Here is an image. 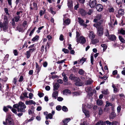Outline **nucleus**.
<instances>
[{"mask_svg":"<svg viewBox=\"0 0 125 125\" xmlns=\"http://www.w3.org/2000/svg\"><path fill=\"white\" fill-rule=\"evenodd\" d=\"M80 35V33L78 32V31H76V42H79V41L78 40V38H79L80 37L79 36Z\"/></svg>","mask_w":125,"mask_h":125,"instance_id":"bb28decb","label":"nucleus"},{"mask_svg":"<svg viewBox=\"0 0 125 125\" xmlns=\"http://www.w3.org/2000/svg\"><path fill=\"white\" fill-rule=\"evenodd\" d=\"M47 38L48 39L49 41L50 40L52 39V37L51 36L49 35L47 36Z\"/></svg>","mask_w":125,"mask_h":125,"instance_id":"774afa93","label":"nucleus"},{"mask_svg":"<svg viewBox=\"0 0 125 125\" xmlns=\"http://www.w3.org/2000/svg\"><path fill=\"white\" fill-rule=\"evenodd\" d=\"M3 110L4 112H6L8 111V109L7 106H4L3 108Z\"/></svg>","mask_w":125,"mask_h":125,"instance_id":"e2e57ef3","label":"nucleus"},{"mask_svg":"<svg viewBox=\"0 0 125 125\" xmlns=\"http://www.w3.org/2000/svg\"><path fill=\"white\" fill-rule=\"evenodd\" d=\"M77 78H78V77H75L74 75L72 74L70 75L69 79L71 80H76Z\"/></svg>","mask_w":125,"mask_h":125,"instance_id":"f3484780","label":"nucleus"},{"mask_svg":"<svg viewBox=\"0 0 125 125\" xmlns=\"http://www.w3.org/2000/svg\"><path fill=\"white\" fill-rule=\"evenodd\" d=\"M103 111L101 108H100L99 109L98 114L99 115H102L103 113Z\"/></svg>","mask_w":125,"mask_h":125,"instance_id":"a18cd8bd","label":"nucleus"},{"mask_svg":"<svg viewBox=\"0 0 125 125\" xmlns=\"http://www.w3.org/2000/svg\"><path fill=\"white\" fill-rule=\"evenodd\" d=\"M62 51L65 53H68L69 52V51L68 50L65 48L62 49Z\"/></svg>","mask_w":125,"mask_h":125,"instance_id":"a19ab883","label":"nucleus"},{"mask_svg":"<svg viewBox=\"0 0 125 125\" xmlns=\"http://www.w3.org/2000/svg\"><path fill=\"white\" fill-rule=\"evenodd\" d=\"M36 45H35L34 44L32 45V51H33L35 50L36 48L35 46H36Z\"/></svg>","mask_w":125,"mask_h":125,"instance_id":"bf43d9fd","label":"nucleus"},{"mask_svg":"<svg viewBox=\"0 0 125 125\" xmlns=\"http://www.w3.org/2000/svg\"><path fill=\"white\" fill-rule=\"evenodd\" d=\"M39 36L38 35H36L32 39V41H37L39 40Z\"/></svg>","mask_w":125,"mask_h":125,"instance_id":"c756f323","label":"nucleus"},{"mask_svg":"<svg viewBox=\"0 0 125 125\" xmlns=\"http://www.w3.org/2000/svg\"><path fill=\"white\" fill-rule=\"evenodd\" d=\"M97 105L99 106L102 105L103 104V101L102 100L98 99L96 101Z\"/></svg>","mask_w":125,"mask_h":125,"instance_id":"6ab92c4d","label":"nucleus"},{"mask_svg":"<svg viewBox=\"0 0 125 125\" xmlns=\"http://www.w3.org/2000/svg\"><path fill=\"white\" fill-rule=\"evenodd\" d=\"M28 25V23H27V22L24 21L23 22L22 26V27H23L25 29L26 28Z\"/></svg>","mask_w":125,"mask_h":125,"instance_id":"4be33fe9","label":"nucleus"},{"mask_svg":"<svg viewBox=\"0 0 125 125\" xmlns=\"http://www.w3.org/2000/svg\"><path fill=\"white\" fill-rule=\"evenodd\" d=\"M17 81V79L16 78H14L13 80V82L14 83L16 84V82Z\"/></svg>","mask_w":125,"mask_h":125,"instance_id":"338daca9","label":"nucleus"},{"mask_svg":"<svg viewBox=\"0 0 125 125\" xmlns=\"http://www.w3.org/2000/svg\"><path fill=\"white\" fill-rule=\"evenodd\" d=\"M79 12L83 16H84L87 14V12L83 9H80Z\"/></svg>","mask_w":125,"mask_h":125,"instance_id":"aec40b11","label":"nucleus"},{"mask_svg":"<svg viewBox=\"0 0 125 125\" xmlns=\"http://www.w3.org/2000/svg\"><path fill=\"white\" fill-rule=\"evenodd\" d=\"M123 0H116V1L117 3L118 4H121Z\"/></svg>","mask_w":125,"mask_h":125,"instance_id":"ea45409f","label":"nucleus"},{"mask_svg":"<svg viewBox=\"0 0 125 125\" xmlns=\"http://www.w3.org/2000/svg\"><path fill=\"white\" fill-rule=\"evenodd\" d=\"M13 52L14 53V55L16 56L18 54V52L17 50H14L13 51Z\"/></svg>","mask_w":125,"mask_h":125,"instance_id":"0e129e2a","label":"nucleus"},{"mask_svg":"<svg viewBox=\"0 0 125 125\" xmlns=\"http://www.w3.org/2000/svg\"><path fill=\"white\" fill-rule=\"evenodd\" d=\"M91 63L92 64H93L94 57L93 55H91Z\"/></svg>","mask_w":125,"mask_h":125,"instance_id":"c03bdc74","label":"nucleus"},{"mask_svg":"<svg viewBox=\"0 0 125 125\" xmlns=\"http://www.w3.org/2000/svg\"><path fill=\"white\" fill-rule=\"evenodd\" d=\"M57 100L59 101H61L63 100V99L61 97H58L57 98Z\"/></svg>","mask_w":125,"mask_h":125,"instance_id":"69168bd1","label":"nucleus"},{"mask_svg":"<svg viewBox=\"0 0 125 125\" xmlns=\"http://www.w3.org/2000/svg\"><path fill=\"white\" fill-rule=\"evenodd\" d=\"M116 37L114 35H111L109 36V38L111 41L115 40L116 39Z\"/></svg>","mask_w":125,"mask_h":125,"instance_id":"2eb2a0df","label":"nucleus"},{"mask_svg":"<svg viewBox=\"0 0 125 125\" xmlns=\"http://www.w3.org/2000/svg\"><path fill=\"white\" fill-rule=\"evenodd\" d=\"M119 38L121 42L123 43L125 42V40L124 39L122 36H119Z\"/></svg>","mask_w":125,"mask_h":125,"instance_id":"f704fd0d","label":"nucleus"},{"mask_svg":"<svg viewBox=\"0 0 125 125\" xmlns=\"http://www.w3.org/2000/svg\"><path fill=\"white\" fill-rule=\"evenodd\" d=\"M62 75L63 77V80L65 82H67L68 80V78L66 76V74L64 73H63L62 74Z\"/></svg>","mask_w":125,"mask_h":125,"instance_id":"dca6fc26","label":"nucleus"},{"mask_svg":"<svg viewBox=\"0 0 125 125\" xmlns=\"http://www.w3.org/2000/svg\"><path fill=\"white\" fill-rule=\"evenodd\" d=\"M25 29L23 27H22V26H19L17 28V30L19 32H23L24 30Z\"/></svg>","mask_w":125,"mask_h":125,"instance_id":"a211bd4d","label":"nucleus"},{"mask_svg":"<svg viewBox=\"0 0 125 125\" xmlns=\"http://www.w3.org/2000/svg\"><path fill=\"white\" fill-rule=\"evenodd\" d=\"M86 59L85 58H83L81 59L80 60V62H81V61H83V62H82V64H83L84 62L86 61Z\"/></svg>","mask_w":125,"mask_h":125,"instance_id":"052dcab7","label":"nucleus"},{"mask_svg":"<svg viewBox=\"0 0 125 125\" xmlns=\"http://www.w3.org/2000/svg\"><path fill=\"white\" fill-rule=\"evenodd\" d=\"M59 86V84L57 83H56L53 86V90L56 91L57 90Z\"/></svg>","mask_w":125,"mask_h":125,"instance_id":"412c9836","label":"nucleus"},{"mask_svg":"<svg viewBox=\"0 0 125 125\" xmlns=\"http://www.w3.org/2000/svg\"><path fill=\"white\" fill-rule=\"evenodd\" d=\"M68 6L69 7H71L73 6L72 2L71 1H68Z\"/></svg>","mask_w":125,"mask_h":125,"instance_id":"4c0bfd02","label":"nucleus"},{"mask_svg":"<svg viewBox=\"0 0 125 125\" xmlns=\"http://www.w3.org/2000/svg\"><path fill=\"white\" fill-rule=\"evenodd\" d=\"M118 14L120 15H122L124 14V12L123 10L122 9H120L118 12Z\"/></svg>","mask_w":125,"mask_h":125,"instance_id":"2f4dec72","label":"nucleus"},{"mask_svg":"<svg viewBox=\"0 0 125 125\" xmlns=\"http://www.w3.org/2000/svg\"><path fill=\"white\" fill-rule=\"evenodd\" d=\"M84 72V71L82 69H80L78 71V73L81 75L83 74Z\"/></svg>","mask_w":125,"mask_h":125,"instance_id":"58836bf2","label":"nucleus"},{"mask_svg":"<svg viewBox=\"0 0 125 125\" xmlns=\"http://www.w3.org/2000/svg\"><path fill=\"white\" fill-rule=\"evenodd\" d=\"M13 107L17 108L18 112H25V109L26 106L23 103L20 102L18 104H16L13 105Z\"/></svg>","mask_w":125,"mask_h":125,"instance_id":"f257e3e1","label":"nucleus"},{"mask_svg":"<svg viewBox=\"0 0 125 125\" xmlns=\"http://www.w3.org/2000/svg\"><path fill=\"white\" fill-rule=\"evenodd\" d=\"M102 17V15L101 14H98L95 17V19L94 20V21L95 22L98 23V22L101 21V23L102 22V21L101 20L100 21H98L100 20L101 19Z\"/></svg>","mask_w":125,"mask_h":125,"instance_id":"423d86ee","label":"nucleus"},{"mask_svg":"<svg viewBox=\"0 0 125 125\" xmlns=\"http://www.w3.org/2000/svg\"><path fill=\"white\" fill-rule=\"evenodd\" d=\"M79 40V42H77V44H78L79 43H80L82 44H83L84 43L86 42V40L84 38L83 36H82L78 38Z\"/></svg>","mask_w":125,"mask_h":125,"instance_id":"0eeeda50","label":"nucleus"},{"mask_svg":"<svg viewBox=\"0 0 125 125\" xmlns=\"http://www.w3.org/2000/svg\"><path fill=\"white\" fill-rule=\"evenodd\" d=\"M4 21L3 23L0 21V27L2 28L4 31H6L8 29V20L6 17L5 16L4 18Z\"/></svg>","mask_w":125,"mask_h":125,"instance_id":"7ed1b4c3","label":"nucleus"},{"mask_svg":"<svg viewBox=\"0 0 125 125\" xmlns=\"http://www.w3.org/2000/svg\"><path fill=\"white\" fill-rule=\"evenodd\" d=\"M86 84H91L93 82V81L91 79H89L87 80Z\"/></svg>","mask_w":125,"mask_h":125,"instance_id":"c9c22d12","label":"nucleus"},{"mask_svg":"<svg viewBox=\"0 0 125 125\" xmlns=\"http://www.w3.org/2000/svg\"><path fill=\"white\" fill-rule=\"evenodd\" d=\"M96 0H90L89 1V5L91 8H94L96 4Z\"/></svg>","mask_w":125,"mask_h":125,"instance_id":"6e6552de","label":"nucleus"},{"mask_svg":"<svg viewBox=\"0 0 125 125\" xmlns=\"http://www.w3.org/2000/svg\"><path fill=\"white\" fill-rule=\"evenodd\" d=\"M31 49H30L29 51L27 52L26 55L28 58L30 56V52H31Z\"/></svg>","mask_w":125,"mask_h":125,"instance_id":"e433bc0d","label":"nucleus"},{"mask_svg":"<svg viewBox=\"0 0 125 125\" xmlns=\"http://www.w3.org/2000/svg\"><path fill=\"white\" fill-rule=\"evenodd\" d=\"M21 17V15H16L14 17L15 21L17 22L18 21Z\"/></svg>","mask_w":125,"mask_h":125,"instance_id":"cd10ccee","label":"nucleus"},{"mask_svg":"<svg viewBox=\"0 0 125 125\" xmlns=\"http://www.w3.org/2000/svg\"><path fill=\"white\" fill-rule=\"evenodd\" d=\"M80 125H89L86 122L84 121Z\"/></svg>","mask_w":125,"mask_h":125,"instance_id":"6e6d98bb","label":"nucleus"},{"mask_svg":"<svg viewBox=\"0 0 125 125\" xmlns=\"http://www.w3.org/2000/svg\"><path fill=\"white\" fill-rule=\"evenodd\" d=\"M63 37V36L62 34H61L60 36L59 40L61 41H63L64 40Z\"/></svg>","mask_w":125,"mask_h":125,"instance_id":"4d7b16f0","label":"nucleus"},{"mask_svg":"<svg viewBox=\"0 0 125 125\" xmlns=\"http://www.w3.org/2000/svg\"><path fill=\"white\" fill-rule=\"evenodd\" d=\"M105 122V124L106 123L107 124L109 125H111L112 124V123L111 122H110L109 121L107 120Z\"/></svg>","mask_w":125,"mask_h":125,"instance_id":"5fc2aeb1","label":"nucleus"},{"mask_svg":"<svg viewBox=\"0 0 125 125\" xmlns=\"http://www.w3.org/2000/svg\"><path fill=\"white\" fill-rule=\"evenodd\" d=\"M66 59H64L63 60H61L60 61H58L57 62V64H60V63H62L63 62H64L65 61Z\"/></svg>","mask_w":125,"mask_h":125,"instance_id":"603ef678","label":"nucleus"},{"mask_svg":"<svg viewBox=\"0 0 125 125\" xmlns=\"http://www.w3.org/2000/svg\"><path fill=\"white\" fill-rule=\"evenodd\" d=\"M88 36L91 39H93L95 37V35L94 32L92 31H90L89 34Z\"/></svg>","mask_w":125,"mask_h":125,"instance_id":"ddd939ff","label":"nucleus"},{"mask_svg":"<svg viewBox=\"0 0 125 125\" xmlns=\"http://www.w3.org/2000/svg\"><path fill=\"white\" fill-rule=\"evenodd\" d=\"M70 20L69 19H68L64 21V24H65L66 25L69 24L70 23Z\"/></svg>","mask_w":125,"mask_h":125,"instance_id":"7c9ffc66","label":"nucleus"},{"mask_svg":"<svg viewBox=\"0 0 125 125\" xmlns=\"http://www.w3.org/2000/svg\"><path fill=\"white\" fill-rule=\"evenodd\" d=\"M78 22L80 25L82 26H83L85 27H86L87 25L84 23V21L80 18H78Z\"/></svg>","mask_w":125,"mask_h":125,"instance_id":"1a4fd4ad","label":"nucleus"},{"mask_svg":"<svg viewBox=\"0 0 125 125\" xmlns=\"http://www.w3.org/2000/svg\"><path fill=\"white\" fill-rule=\"evenodd\" d=\"M121 106H118V107H117V112L118 113H119L120 112V111L121 110Z\"/></svg>","mask_w":125,"mask_h":125,"instance_id":"680f3d73","label":"nucleus"},{"mask_svg":"<svg viewBox=\"0 0 125 125\" xmlns=\"http://www.w3.org/2000/svg\"><path fill=\"white\" fill-rule=\"evenodd\" d=\"M52 115L51 113H49L48 115H46V119H51L52 118Z\"/></svg>","mask_w":125,"mask_h":125,"instance_id":"393cba45","label":"nucleus"},{"mask_svg":"<svg viewBox=\"0 0 125 125\" xmlns=\"http://www.w3.org/2000/svg\"><path fill=\"white\" fill-rule=\"evenodd\" d=\"M38 94L39 96L40 97H42L44 95V94L41 93H39Z\"/></svg>","mask_w":125,"mask_h":125,"instance_id":"09e8293b","label":"nucleus"},{"mask_svg":"<svg viewBox=\"0 0 125 125\" xmlns=\"http://www.w3.org/2000/svg\"><path fill=\"white\" fill-rule=\"evenodd\" d=\"M58 95V93L57 91H55L53 92L52 94V97L53 98L56 99Z\"/></svg>","mask_w":125,"mask_h":125,"instance_id":"4468645a","label":"nucleus"},{"mask_svg":"<svg viewBox=\"0 0 125 125\" xmlns=\"http://www.w3.org/2000/svg\"><path fill=\"white\" fill-rule=\"evenodd\" d=\"M10 115L8 114L7 116V118L6 120V123L9 124V125H13V120L10 117Z\"/></svg>","mask_w":125,"mask_h":125,"instance_id":"39448f33","label":"nucleus"},{"mask_svg":"<svg viewBox=\"0 0 125 125\" xmlns=\"http://www.w3.org/2000/svg\"><path fill=\"white\" fill-rule=\"evenodd\" d=\"M96 8L97 10L99 11H101L103 9V7L100 4H97Z\"/></svg>","mask_w":125,"mask_h":125,"instance_id":"f8f14e48","label":"nucleus"},{"mask_svg":"<svg viewBox=\"0 0 125 125\" xmlns=\"http://www.w3.org/2000/svg\"><path fill=\"white\" fill-rule=\"evenodd\" d=\"M116 116V114L114 112H112L110 115V119H113Z\"/></svg>","mask_w":125,"mask_h":125,"instance_id":"b1692460","label":"nucleus"},{"mask_svg":"<svg viewBox=\"0 0 125 125\" xmlns=\"http://www.w3.org/2000/svg\"><path fill=\"white\" fill-rule=\"evenodd\" d=\"M93 11L92 10H89V11L87 12V13L89 15H91L92 14Z\"/></svg>","mask_w":125,"mask_h":125,"instance_id":"8fccbe9b","label":"nucleus"},{"mask_svg":"<svg viewBox=\"0 0 125 125\" xmlns=\"http://www.w3.org/2000/svg\"><path fill=\"white\" fill-rule=\"evenodd\" d=\"M95 125H105V122L102 121H99L97 122Z\"/></svg>","mask_w":125,"mask_h":125,"instance_id":"5701e85b","label":"nucleus"},{"mask_svg":"<svg viewBox=\"0 0 125 125\" xmlns=\"http://www.w3.org/2000/svg\"><path fill=\"white\" fill-rule=\"evenodd\" d=\"M44 27V26H43L39 28L38 30L37 31V32L38 33H39L40 32V30L43 28Z\"/></svg>","mask_w":125,"mask_h":125,"instance_id":"49530a36","label":"nucleus"},{"mask_svg":"<svg viewBox=\"0 0 125 125\" xmlns=\"http://www.w3.org/2000/svg\"><path fill=\"white\" fill-rule=\"evenodd\" d=\"M63 92L64 94L66 95L70 94L71 93L70 91L68 89L65 90L63 91Z\"/></svg>","mask_w":125,"mask_h":125,"instance_id":"a878e982","label":"nucleus"},{"mask_svg":"<svg viewBox=\"0 0 125 125\" xmlns=\"http://www.w3.org/2000/svg\"><path fill=\"white\" fill-rule=\"evenodd\" d=\"M106 104L105 105L106 107L108 106H111L112 105L111 103L107 101L106 102Z\"/></svg>","mask_w":125,"mask_h":125,"instance_id":"79ce46f5","label":"nucleus"},{"mask_svg":"<svg viewBox=\"0 0 125 125\" xmlns=\"http://www.w3.org/2000/svg\"><path fill=\"white\" fill-rule=\"evenodd\" d=\"M101 21H100L98 23L94 24V26L96 28L97 34L100 36L102 35L103 32V28L101 25Z\"/></svg>","mask_w":125,"mask_h":125,"instance_id":"f03ea898","label":"nucleus"},{"mask_svg":"<svg viewBox=\"0 0 125 125\" xmlns=\"http://www.w3.org/2000/svg\"><path fill=\"white\" fill-rule=\"evenodd\" d=\"M25 104L26 105H30L31 104V100L26 101Z\"/></svg>","mask_w":125,"mask_h":125,"instance_id":"13d9d810","label":"nucleus"},{"mask_svg":"<svg viewBox=\"0 0 125 125\" xmlns=\"http://www.w3.org/2000/svg\"><path fill=\"white\" fill-rule=\"evenodd\" d=\"M102 47L103 48V51H104L107 48V46L105 44H102L101 45Z\"/></svg>","mask_w":125,"mask_h":125,"instance_id":"72a5a7b5","label":"nucleus"},{"mask_svg":"<svg viewBox=\"0 0 125 125\" xmlns=\"http://www.w3.org/2000/svg\"><path fill=\"white\" fill-rule=\"evenodd\" d=\"M99 42V40L98 39L95 40L92 39V43L94 44H95Z\"/></svg>","mask_w":125,"mask_h":125,"instance_id":"473e14b6","label":"nucleus"},{"mask_svg":"<svg viewBox=\"0 0 125 125\" xmlns=\"http://www.w3.org/2000/svg\"><path fill=\"white\" fill-rule=\"evenodd\" d=\"M62 110L64 111H68V109L67 107L65 106H63L62 107Z\"/></svg>","mask_w":125,"mask_h":125,"instance_id":"de8ad7c7","label":"nucleus"},{"mask_svg":"<svg viewBox=\"0 0 125 125\" xmlns=\"http://www.w3.org/2000/svg\"><path fill=\"white\" fill-rule=\"evenodd\" d=\"M36 71L37 73H38L41 70V68H40L37 63H36Z\"/></svg>","mask_w":125,"mask_h":125,"instance_id":"c85d7f7f","label":"nucleus"},{"mask_svg":"<svg viewBox=\"0 0 125 125\" xmlns=\"http://www.w3.org/2000/svg\"><path fill=\"white\" fill-rule=\"evenodd\" d=\"M86 107L90 108H91V107L89 105H88L87 106L85 104H83L82 110L83 112L84 113L86 117H88L89 116V112L86 109Z\"/></svg>","mask_w":125,"mask_h":125,"instance_id":"20e7f679","label":"nucleus"},{"mask_svg":"<svg viewBox=\"0 0 125 125\" xmlns=\"http://www.w3.org/2000/svg\"><path fill=\"white\" fill-rule=\"evenodd\" d=\"M61 108V106L60 105H58L56 107V109L58 111H60Z\"/></svg>","mask_w":125,"mask_h":125,"instance_id":"864d4df0","label":"nucleus"},{"mask_svg":"<svg viewBox=\"0 0 125 125\" xmlns=\"http://www.w3.org/2000/svg\"><path fill=\"white\" fill-rule=\"evenodd\" d=\"M92 90V88L90 87H87L86 88V91L88 93V95H92L93 93L91 91Z\"/></svg>","mask_w":125,"mask_h":125,"instance_id":"9d476101","label":"nucleus"},{"mask_svg":"<svg viewBox=\"0 0 125 125\" xmlns=\"http://www.w3.org/2000/svg\"><path fill=\"white\" fill-rule=\"evenodd\" d=\"M120 32L122 35H124V34H125V31L122 29L120 30Z\"/></svg>","mask_w":125,"mask_h":125,"instance_id":"3c124183","label":"nucleus"},{"mask_svg":"<svg viewBox=\"0 0 125 125\" xmlns=\"http://www.w3.org/2000/svg\"><path fill=\"white\" fill-rule=\"evenodd\" d=\"M76 80L77 81L75 83V84L78 86H81L83 84V83L80 81V80L79 78H77Z\"/></svg>","mask_w":125,"mask_h":125,"instance_id":"9b49d317","label":"nucleus"},{"mask_svg":"<svg viewBox=\"0 0 125 125\" xmlns=\"http://www.w3.org/2000/svg\"><path fill=\"white\" fill-rule=\"evenodd\" d=\"M102 93L103 94H108V92L107 90H104L102 92Z\"/></svg>","mask_w":125,"mask_h":125,"instance_id":"37998d69","label":"nucleus"}]
</instances>
